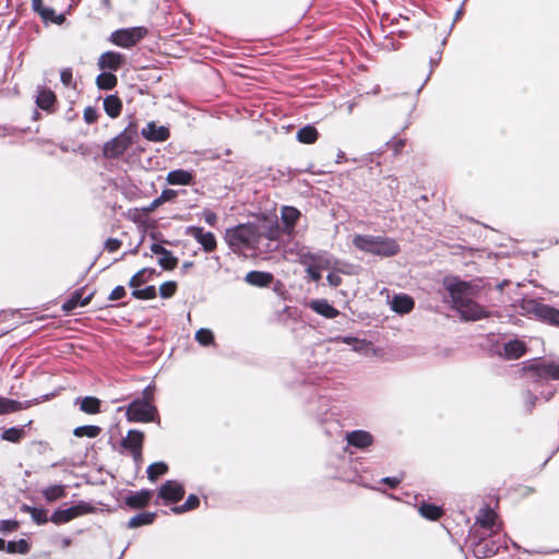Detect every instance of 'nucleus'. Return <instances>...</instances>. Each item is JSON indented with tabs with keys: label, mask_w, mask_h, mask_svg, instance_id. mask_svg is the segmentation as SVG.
<instances>
[{
	"label": "nucleus",
	"mask_w": 559,
	"mask_h": 559,
	"mask_svg": "<svg viewBox=\"0 0 559 559\" xmlns=\"http://www.w3.org/2000/svg\"><path fill=\"white\" fill-rule=\"evenodd\" d=\"M118 84L117 76L111 72L103 71L96 78V85L99 90L111 91Z\"/></svg>",
	"instance_id": "7c9ffc66"
},
{
	"label": "nucleus",
	"mask_w": 559,
	"mask_h": 559,
	"mask_svg": "<svg viewBox=\"0 0 559 559\" xmlns=\"http://www.w3.org/2000/svg\"><path fill=\"white\" fill-rule=\"evenodd\" d=\"M177 283L174 281L165 282L159 286V295L163 298H170L177 292Z\"/></svg>",
	"instance_id": "49530a36"
},
{
	"label": "nucleus",
	"mask_w": 559,
	"mask_h": 559,
	"mask_svg": "<svg viewBox=\"0 0 559 559\" xmlns=\"http://www.w3.org/2000/svg\"><path fill=\"white\" fill-rule=\"evenodd\" d=\"M144 433L140 430L132 429L128 431V435L121 441V445L131 452H139L143 449Z\"/></svg>",
	"instance_id": "4be33fe9"
},
{
	"label": "nucleus",
	"mask_w": 559,
	"mask_h": 559,
	"mask_svg": "<svg viewBox=\"0 0 559 559\" xmlns=\"http://www.w3.org/2000/svg\"><path fill=\"white\" fill-rule=\"evenodd\" d=\"M163 204V202L160 201L159 197L154 199L145 209L144 211L145 212H153L155 211L158 206H160Z\"/></svg>",
	"instance_id": "bf43d9fd"
},
{
	"label": "nucleus",
	"mask_w": 559,
	"mask_h": 559,
	"mask_svg": "<svg viewBox=\"0 0 559 559\" xmlns=\"http://www.w3.org/2000/svg\"><path fill=\"white\" fill-rule=\"evenodd\" d=\"M186 234L193 237L207 253L215 251L217 248L215 235L211 231H205L200 226H188Z\"/></svg>",
	"instance_id": "9d476101"
},
{
	"label": "nucleus",
	"mask_w": 559,
	"mask_h": 559,
	"mask_svg": "<svg viewBox=\"0 0 559 559\" xmlns=\"http://www.w3.org/2000/svg\"><path fill=\"white\" fill-rule=\"evenodd\" d=\"M19 528V522L15 520H3L0 522V532H14Z\"/></svg>",
	"instance_id": "09e8293b"
},
{
	"label": "nucleus",
	"mask_w": 559,
	"mask_h": 559,
	"mask_svg": "<svg viewBox=\"0 0 559 559\" xmlns=\"http://www.w3.org/2000/svg\"><path fill=\"white\" fill-rule=\"evenodd\" d=\"M147 34L145 27H131L115 31L110 35V41L122 48H131L141 41Z\"/></svg>",
	"instance_id": "0eeeda50"
},
{
	"label": "nucleus",
	"mask_w": 559,
	"mask_h": 559,
	"mask_svg": "<svg viewBox=\"0 0 559 559\" xmlns=\"http://www.w3.org/2000/svg\"><path fill=\"white\" fill-rule=\"evenodd\" d=\"M131 455L138 465L141 464L143 460L142 450H139V452H131Z\"/></svg>",
	"instance_id": "e2e57ef3"
},
{
	"label": "nucleus",
	"mask_w": 559,
	"mask_h": 559,
	"mask_svg": "<svg viewBox=\"0 0 559 559\" xmlns=\"http://www.w3.org/2000/svg\"><path fill=\"white\" fill-rule=\"evenodd\" d=\"M392 309L401 314L409 313L415 306L414 299L408 295H396L391 302Z\"/></svg>",
	"instance_id": "b1692460"
},
{
	"label": "nucleus",
	"mask_w": 559,
	"mask_h": 559,
	"mask_svg": "<svg viewBox=\"0 0 559 559\" xmlns=\"http://www.w3.org/2000/svg\"><path fill=\"white\" fill-rule=\"evenodd\" d=\"M245 280L252 286L266 287L273 282V274L262 271H250Z\"/></svg>",
	"instance_id": "393cba45"
},
{
	"label": "nucleus",
	"mask_w": 559,
	"mask_h": 559,
	"mask_svg": "<svg viewBox=\"0 0 559 559\" xmlns=\"http://www.w3.org/2000/svg\"><path fill=\"white\" fill-rule=\"evenodd\" d=\"M102 428L95 425L79 426L74 428L73 435L78 438L88 437L96 438L100 435Z\"/></svg>",
	"instance_id": "c9c22d12"
},
{
	"label": "nucleus",
	"mask_w": 559,
	"mask_h": 559,
	"mask_svg": "<svg viewBox=\"0 0 559 559\" xmlns=\"http://www.w3.org/2000/svg\"><path fill=\"white\" fill-rule=\"evenodd\" d=\"M141 134L144 139L151 142H165L170 138V131L165 126H157L151 121L142 129Z\"/></svg>",
	"instance_id": "4468645a"
},
{
	"label": "nucleus",
	"mask_w": 559,
	"mask_h": 559,
	"mask_svg": "<svg viewBox=\"0 0 559 559\" xmlns=\"http://www.w3.org/2000/svg\"><path fill=\"white\" fill-rule=\"evenodd\" d=\"M195 340L203 346H209L214 343V334L209 329H200L195 333Z\"/></svg>",
	"instance_id": "a18cd8bd"
},
{
	"label": "nucleus",
	"mask_w": 559,
	"mask_h": 559,
	"mask_svg": "<svg viewBox=\"0 0 559 559\" xmlns=\"http://www.w3.org/2000/svg\"><path fill=\"white\" fill-rule=\"evenodd\" d=\"M155 388L147 385L140 399L132 401L126 408V417L130 423H152L158 416L154 403Z\"/></svg>",
	"instance_id": "f03ea898"
},
{
	"label": "nucleus",
	"mask_w": 559,
	"mask_h": 559,
	"mask_svg": "<svg viewBox=\"0 0 559 559\" xmlns=\"http://www.w3.org/2000/svg\"><path fill=\"white\" fill-rule=\"evenodd\" d=\"M346 441L349 445L357 449H366L373 443V436L366 430H354L348 432Z\"/></svg>",
	"instance_id": "a211bd4d"
},
{
	"label": "nucleus",
	"mask_w": 559,
	"mask_h": 559,
	"mask_svg": "<svg viewBox=\"0 0 559 559\" xmlns=\"http://www.w3.org/2000/svg\"><path fill=\"white\" fill-rule=\"evenodd\" d=\"M391 147H392L394 154H400L403 151V148L405 147V140L397 139L395 141H393L391 144Z\"/></svg>",
	"instance_id": "4d7b16f0"
},
{
	"label": "nucleus",
	"mask_w": 559,
	"mask_h": 559,
	"mask_svg": "<svg viewBox=\"0 0 559 559\" xmlns=\"http://www.w3.org/2000/svg\"><path fill=\"white\" fill-rule=\"evenodd\" d=\"M419 513L427 520L437 521L443 515V510L436 504L424 502L419 506Z\"/></svg>",
	"instance_id": "2f4dec72"
},
{
	"label": "nucleus",
	"mask_w": 559,
	"mask_h": 559,
	"mask_svg": "<svg viewBox=\"0 0 559 559\" xmlns=\"http://www.w3.org/2000/svg\"><path fill=\"white\" fill-rule=\"evenodd\" d=\"M168 472V465L164 462H155L147 467V477L151 481H155L158 477Z\"/></svg>",
	"instance_id": "ea45409f"
},
{
	"label": "nucleus",
	"mask_w": 559,
	"mask_h": 559,
	"mask_svg": "<svg viewBox=\"0 0 559 559\" xmlns=\"http://www.w3.org/2000/svg\"><path fill=\"white\" fill-rule=\"evenodd\" d=\"M155 274L154 269L144 267L136 272L129 281V286L138 288L139 286L146 283Z\"/></svg>",
	"instance_id": "f704fd0d"
},
{
	"label": "nucleus",
	"mask_w": 559,
	"mask_h": 559,
	"mask_svg": "<svg viewBox=\"0 0 559 559\" xmlns=\"http://www.w3.org/2000/svg\"><path fill=\"white\" fill-rule=\"evenodd\" d=\"M44 498L51 502L66 497V489L62 485H52L43 490Z\"/></svg>",
	"instance_id": "e433bc0d"
},
{
	"label": "nucleus",
	"mask_w": 559,
	"mask_h": 559,
	"mask_svg": "<svg viewBox=\"0 0 559 559\" xmlns=\"http://www.w3.org/2000/svg\"><path fill=\"white\" fill-rule=\"evenodd\" d=\"M153 497V491L142 489L138 492H131L124 498L126 504L133 510L143 509L150 504Z\"/></svg>",
	"instance_id": "f3484780"
},
{
	"label": "nucleus",
	"mask_w": 559,
	"mask_h": 559,
	"mask_svg": "<svg viewBox=\"0 0 559 559\" xmlns=\"http://www.w3.org/2000/svg\"><path fill=\"white\" fill-rule=\"evenodd\" d=\"M202 217L205 221V223L212 227L216 226L218 221L216 213L211 210H204L202 213Z\"/></svg>",
	"instance_id": "3c124183"
},
{
	"label": "nucleus",
	"mask_w": 559,
	"mask_h": 559,
	"mask_svg": "<svg viewBox=\"0 0 559 559\" xmlns=\"http://www.w3.org/2000/svg\"><path fill=\"white\" fill-rule=\"evenodd\" d=\"M60 80L64 86H71L73 82V72L71 68H64L60 72Z\"/></svg>",
	"instance_id": "8fccbe9b"
},
{
	"label": "nucleus",
	"mask_w": 559,
	"mask_h": 559,
	"mask_svg": "<svg viewBox=\"0 0 559 559\" xmlns=\"http://www.w3.org/2000/svg\"><path fill=\"white\" fill-rule=\"evenodd\" d=\"M24 435H25V432L22 428L12 427V428L5 429L2 432L1 438L5 441L16 443V442L21 441V439L24 437Z\"/></svg>",
	"instance_id": "37998d69"
},
{
	"label": "nucleus",
	"mask_w": 559,
	"mask_h": 559,
	"mask_svg": "<svg viewBox=\"0 0 559 559\" xmlns=\"http://www.w3.org/2000/svg\"><path fill=\"white\" fill-rule=\"evenodd\" d=\"M353 245L360 251L383 258L393 257L400 252L399 242L390 237L356 235Z\"/></svg>",
	"instance_id": "7ed1b4c3"
},
{
	"label": "nucleus",
	"mask_w": 559,
	"mask_h": 559,
	"mask_svg": "<svg viewBox=\"0 0 559 559\" xmlns=\"http://www.w3.org/2000/svg\"><path fill=\"white\" fill-rule=\"evenodd\" d=\"M126 294H127V292H126L124 287L119 285V286H116L111 290L108 299L111 300V301L120 300V299H122L126 296Z\"/></svg>",
	"instance_id": "603ef678"
},
{
	"label": "nucleus",
	"mask_w": 559,
	"mask_h": 559,
	"mask_svg": "<svg viewBox=\"0 0 559 559\" xmlns=\"http://www.w3.org/2000/svg\"><path fill=\"white\" fill-rule=\"evenodd\" d=\"M122 241L117 238H108L105 242V250L108 252H115L120 249Z\"/></svg>",
	"instance_id": "864d4df0"
},
{
	"label": "nucleus",
	"mask_w": 559,
	"mask_h": 559,
	"mask_svg": "<svg viewBox=\"0 0 559 559\" xmlns=\"http://www.w3.org/2000/svg\"><path fill=\"white\" fill-rule=\"evenodd\" d=\"M382 483L388 485L390 488L394 489V488H396L400 485L401 478H397V477H384L382 479Z\"/></svg>",
	"instance_id": "13d9d810"
},
{
	"label": "nucleus",
	"mask_w": 559,
	"mask_h": 559,
	"mask_svg": "<svg viewBox=\"0 0 559 559\" xmlns=\"http://www.w3.org/2000/svg\"><path fill=\"white\" fill-rule=\"evenodd\" d=\"M104 110L112 119L118 118L122 111V100L118 95H108L104 98Z\"/></svg>",
	"instance_id": "a878e982"
},
{
	"label": "nucleus",
	"mask_w": 559,
	"mask_h": 559,
	"mask_svg": "<svg viewBox=\"0 0 559 559\" xmlns=\"http://www.w3.org/2000/svg\"><path fill=\"white\" fill-rule=\"evenodd\" d=\"M32 9L46 24L53 23L61 25L66 21L63 14H57L52 8L46 7L44 0H32Z\"/></svg>",
	"instance_id": "f8f14e48"
},
{
	"label": "nucleus",
	"mask_w": 559,
	"mask_h": 559,
	"mask_svg": "<svg viewBox=\"0 0 559 559\" xmlns=\"http://www.w3.org/2000/svg\"><path fill=\"white\" fill-rule=\"evenodd\" d=\"M29 404L0 396V415L14 413L27 408Z\"/></svg>",
	"instance_id": "c756f323"
},
{
	"label": "nucleus",
	"mask_w": 559,
	"mask_h": 559,
	"mask_svg": "<svg viewBox=\"0 0 559 559\" xmlns=\"http://www.w3.org/2000/svg\"><path fill=\"white\" fill-rule=\"evenodd\" d=\"M473 554L476 558H489L499 550V545L490 539L481 538L473 545Z\"/></svg>",
	"instance_id": "6ab92c4d"
},
{
	"label": "nucleus",
	"mask_w": 559,
	"mask_h": 559,
	"mask_svg": "<svg viewBox=\"0 0 559 559\" xmlns=\"http://www.w3.org/2000/svg\"><path fill=\"white\" fill-rule=\"evenodd\" d=\"M185 492L181 484L176 480H167L160 486L158 497L166 502L176 503L183 499Z\"/></svg>",
	"instance_id": "9b49d317"
},
{
	"label": "nucleus",
	"mask_w": 559,
	"mask_h": 559,
	"mask_svg": "<svg viewBox=\"0 0 559 559\" xmlns=\"http://www.w3.org/2000/svg\"><path fill=\"white\" fill-rule=\"evenodd\" d=\"M178 193L176 190L173 189H165L162 191L159 199L163 203L173 201L177 198Z\"/></svg>",
	"instance_id": "5fc2aeb1"
},
{
	"label": "nucleus",
	"mask_w": 559,
	"mask_h": 559,
	"mask_svg": "<svg viewBox=\"0 0 559 559\" xmlns=\"http://www.w3.org/2000/svg\"><path fill=\"white\" fill-rule=\"evenodd\" d=\"M420 199L425 202H428V197L427 195H421Z\"/></svg>",
	"instance_id": "338daca9"
},
{
	"label": "nucleus",
	"mask_w": 559,
	"mask_h": 559,
	"mask_svg": "<svg viewBox=\"0 0 559 559\" xmlns=\"http://www.w3.org/2000/svg\"><path fill=\"white\" fill-rule=\"evenodd\" d=\"M22 511H24L26 513H29L32 519L37 524H45V523L48 522L47 510H45V509H39V508H35V507H31V506L24 504L22 507Z\"/></svg>",
	"instance_id": "4c0bfd02"
},
{
	"label": "nucleus",
	"mask_w": 559,
	"mask_h": 559,
	"mask_svg": "<svg viewBox=\"0 0 559 559\" xmlns=\"http://www.w3.org/2000/svg\"><path fill=\"white\" fill-rule=\"evenodd\" d=\"M192 266V262H185L183 263V267L187 269V267H190Z\"/></svg>",
	"instance_id": "69168bd1"
},
{
	"label": "nucleus",
	"mask_w": 559,
	"mask_h": 559,
	"mask_svg": "<svg viewBox=\"0 0 559 559\" xmlns=\"http://www.w3.org/2000/svg\"><path fill=\"white\" fill-rule=\"evenodd\" d=\"M133 143V132L124 129L114 139L107 141L103 146V154L106 158L115 159L124 154Z\"/></svg>",
	"instance_id": "423d86ee"
},
{
	"label": "nucleus",
	"mask_w": 559,
	"mask_h": 559,
	"mask_svg": "<svg viewBox=\"0 0 559 559\" xmlns=\"http://www.w3.org/2000/svg\"><path fill=\"white\" fill-rule=\"evenodd\" d=\"M265 237L270 240H276L280 238V227L277 224H275L274 226L270 227L267 234L265 235Z\"/></svg>",
	"instance_id": "6e6d98bb"
},
{
	"label": "nucleus",
	"mask_w": 559,
	"mask_h": 559,
	"mask_svg": "<svg viewBox=\"0 0 559 559\" xmlns=\"http://www.w3.org/2000/svg\"><path fill=\"white\" fill-rule=\"evenodd\" d=\"M504 355L509 359H519L526 353V345L523 341L513 340L504 344Z\"/></svg>",
	"instance_id": "cd10ccee"
},
{
	"label": "nucleus",
	"mask_w": 559,
	"mask_h": 559,
	"mask_svg": "<svg viewBox=\"0 0 559 559\" xmlns=\"http://www.w3.org/2000/svg\"><path fill=\"white\" fill-rule=\"evenodd\" d=\"M328 281L332 286L336 287L341 284L342 280L338 275L331 273L328 275Z\"/></svg>",
	"instance_id": "680f3d73"
},
{
	"label": "nucleus",
	"mask_w": 559,
	"mask_h": 559,
	"mask_svg": "<svg viewBox=\"0 0 559 559\" xmlns=\"http://www.w3.org/2000/svg\"><path fill=\"white\" fill-rule=\"evenodd\" d=\"M300 217V212L294 206H284L282 210V222L284 224V233L287 235H292L298 219Z\"/></svg>",
	"instance_id": "5701e85b"
},
{
	"label": "nucleus",
	"mask_w": 559,
	"mask_h": 559,
	"mask_svg": "<svg viewBox=\"0 0 559 559\" xmlns=\"http://www.w3.org/2000/svg\"><path fill=\"white\" fill-rule=\"evenodd\" d=\"M35 103L41 110L55 112L58 99L53 91L48 87L40 86L37 90Z\"/></svg>",
	"instance_id": "2eb2a0df"
},
{
	"label": "nucleus",
	"mask_w": 559,
	"mask_h": 559,
	"mask_svg": "<svg viewBox=\"0 0 559 559\" xmlns=\"http://www.w3.org/2000/svg\"><path fill=\"white\" fill-rule=\"evenodd\" d=\"M151 251L154 254L160 255L158 259V264L166 271H171L177 267L178 259L173 255L171 251L166 249L159 243H153L151 246Z\"/></svg>",
	"instance_id": "dca6fc26"
},
{
	"label": "nucleus",
	"mask_w": 559,
	"mask_h": 559,
	"mask_svg": "<svg viewBox=\"0 0 559 559\" xmlns=\"http://www.w3.org/2000/svg\"><path fill=\"white\" fill-rule=\"evenodd\" d=\"M156 519L155 512H141L129 519L127 526L129 528H136L143 525H150L154 523Z\"/></svg>",
	"instance_id": "c85d7f7f"
},
{
	"label": "nucleus",
	"mask_w": 559,
	"mask_h": 559,
	"mask_svg": "<svg viewBox=\"0 0 559 559\" xmlns=\"http://www.w3.org/2000/svg\"><path fill=\"white\" fill-rule=\"evenodd\" d=\"M497 514L491 509H485L477 519V523L484 528L491 530L495 526Z\"/></svg>",
	"instance_id": "79ce46f5"
},
{
	"label": "nucleus",
	"mask_w": 559,
	"mask_h": 559,
	"mask_svg": "<svg viewBox=\"0 0 559 559\" xmlns=\"http://www.w3.org/2000/svg\"><path fill=\"white\" fill-rule=\"evenodd\" d=\"M80 409L88 415L100 413V400L95 396H85L81 401Z\"/></svg>",
	"instance_id": "72a5a7b5"
},
{
	"label": "nucleus",
	"mask_w": 559,
	"mask_h": 559,
	"mask_svg": "<svg viewBox=\"0 0 559 559\" xmlns=\"http://www.w3.org/2000/svg\"><path fill=\"white\" fill-rule=\"evenodd\" d=\"M307 272L309 274V276L311 277L312 281L317 282L321 278V273L318 269L313 267V266H309L307 269Z\"/></svg>",
	"instance_id": "052dcab7"
},
{
	"label": "nucleus",
	"mask_w": 559,
	"mask_h": 559,
	"mask_svg": "<svg viewBox=\"0 0 559 559\" xmlns=\"http://www.w3.org/2000/svg\"><path fill=\"white\" fill-rule=\"evenodd\" d=\"M199 506H200L199 497L197 495H190L183 504L171 508V511L174 513L179 514V513L194 510Z\"/></svg>",
	"instance_id": "a19ab883"
},
{
	"label": "nucleus",
	"mask_w": 559,
	"mask_h": 559,
	"mask_svg": "<svg viewBox=\"0 0 559 559\" xmlns=\"http://www.w3.org/2000/svg\"><path fill=\"white\" fill-rule=\"evenodd\" d=\"M157 295L156 288L154 286H146L143 289H134L132 292V296L136 299L148 300L154 299Z\"/></svg>",
	"instance_id": "c03bdc74"
},
{
	"label": "nucleus",
	"mask_w": 559,
	"mask_h": 559,
	"mask_svg": "<svg viewBox=\"0 0 559 559\" xmlns=\"http://www.w3.org/2000/svg\"><path fill=\"white\" fill-rule=\"evenodd\" d=\"M92 511L93 507L90 503L82 501L71 508L55 511L50 518V521L57 525H60Z\"/></svg>",
	"instance_id": "6e6552de"
},
{
	"label": "nucleus",
	"mask_w": 559,
	"mask_h": 559,
	"mask_svg": "<svg viewBox=\"0 0 559 559\" xmlns=\"http://www.w3.org/2000/svg\"><path fill=\"white\" fill-rule=\"evenodd\" d=\"M521 308L543 322L559 328V309L534 299L523 300Z\"/></svg>",
	"instance_id": "39448f33"
},
{
	"label": "nucleus",
	"mask_w": 559,
	"mask_h": 559,
	"mask_svg": "<svg viewBox=\"0 0 559 559\" xmlns=\"http://www.w3.org/2000/svg\"><path fill=\"white\" fill-rule=\"evenodd\" d=\"M126 63V58L117 51H106L98 58L97 66L100 70L117 71Z\"/></svg>",
	"instance_id": "ddd939ff"
},
{
	"label": "nucleus",
	"mask_w": 559,
	"mask_h": 559,
	"mask_svg": "<svg viewBox=\"0 0 559 559\" xmlns=\"http://www.w3.org/2000/svg\"><path fill=\"white\" fill-rule=\"evenodd\" d=\"M526 371L536 382L544 379L559 380V364H532L526 367Z\"/></svg>",
	"instance_id": "1a4fd4ad"
},
{
	"label": "nucleus",
	"mask_w": 559,
	"mask_h": 559,
	"mask_svg": "<svg viewBox=\"0 0 559 559\" xmlns=\"http://www.w3.org/2000/svg\"><path fill=\"white\" fill-rule=\"evenodd\" d=\"M5 550L9 554L26 555L31 550V546L27 540L19 539L16 542H9L5 544Z\"/></svg>",
	"instance_id": "58836bf2"
},
{
	"label": "nucleus",
	"mask_w": 559,
	"mask_h": 559,
	"mask_svg": "<svg viewBox=\"0 0 559 559\" xmlns=\"http://www.w3.org/2000/svg\"><path fill=\"white\" fill-rule=\"evenodd\" d=\"M319 138L318 130L312 126H306L298 130L297 140L304 144H313Z\"/></svg>",
	"instance_id": "473e14b6"
},
{
	"label": "nucleus",
	"mask_w": 559,
	"mask_h": 559,
	"mask_svg": "<svg viewBox=\"0 0 559 559\" xmlns=\"http://www.w3.org/2000/svg\"><path fill=\"white\" fill-rule=\"evenodd\" d=\"M5 549V540L0 538V551Z\"/></svg>",
	"instance_id": "0e129e2a"
},
{
	"label": "nucleus",
	"mask_w": 559,
	"mask_h": 559,
	"mask_svg": "<svg viewBox=\"0 0 559 559\" xmlns=\"http://www.w3.org/2000/svg\"><path fill=\"white\" fill-rule=\"evenodd\" d=\"M453 308L457 310L464 320L476 321L489 317V311L473 300L478 293V287L469 282L453 280L445 281Z\"/></svg>",
	"instance_id": "f257e3e1"
},
{
	"label": "nucleus",
	"mask_w": 559,
	"mask_h": 559,
	"mask_svg": "<svg viewBox=\"0 0 559 559\" xmlns=\"http://www.w3.org/2000/svg\"><path fill=\"white\" fill-rule=\"evenodd\" d=\"M98 117H99V115H98L96 108H94L92 106H87L83 111V118L87 124L95 123L98 120Z\"/></svg>",
	"instance_id": "de8ad7c7"
},
{
	"label": "nucleus",
	"mask_w": 559,
	"mask_h": 559,
	"mask_svg": "<svg viewBox=\"0 0 559 559\" xmlns=\"http://www.w3.org/2000/svg\"><path fill=\"white\" fill-rule=\"evenodd\" d=\"M310 308L328 319H335L340 314V311L330 305L325 299L313 300L310 304Z\"/></svg>",
	"instance_id": "bb28decb"
},
{
	"label": "nucleus",
	"mask_w": 559,
	"mask_h": 559,
	"mask_svg": "<svg viewBox=\"0 0 559 559\" xmlns=\"http://www.w3.org/2000/svg\"><path fill=\"white\" fill-rule=\"evenodd\" d=\"M166 181L171 186H190L194 183V175L189 170L175 169L167 174Z\"/></svg>",
	"instance_id": "412c9836"
},
{
	"label": "nucleus",
	"mask_w": 559,
	"mask_h": 559,
	"mask_svg": "<svg viewBox=\"0 0 559 559\" xmlns=\"http://www.w3.org/2000/svg\"><path fill=\"white\" fill-rule=\"evenodd\" d=\"M226 241L229 247L236 250L252 249L260 241V233L253 224H239L226 230Z\"/></svg>",
	"instance_id": "20e7f679"
},
{
	"label": "nucleus",
	"mask_w": 559,
	"mask_h": 559,
	"mask_svg": "<svg viewBox=\"0 0 559 559\" xmlns=\"http://www.w3.org/2000/svg\"><path fill=\"white\" fill-rule=\"evenodd\" d=\"M84 292H85V288L82 287L80 289H76L74 293H72L70 298L62 305V310L66 312H71L79 306L84 307V306L88 305L91 302L94 294L91 293L86 297H83Z\"/></svg>",
	"instance_id": "aec40b11"
}]
</instances>
